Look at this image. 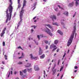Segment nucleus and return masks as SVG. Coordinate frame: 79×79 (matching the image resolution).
Returning a JSON list of instances; mask_svg holds the SVG:
<instances>
[{
    "instance_id": "32",
    "label": "nucleus",
    "mask_w": 79,
    "mask_h": 79,
    "mask_svg": "<svg viewBox=\"0 0 79 79\" xmlns=\"http://www.w3.org/2000/svg\"><path fill=\"white\" fill-rule=\"evenodd\" d=\"M56 49H57V47H56V48H54V49L52 50V52H53V51H54V50H56Z\"/></svg>"
},
{
    "instance_id": "26",
    "label": "nucleus",
    "mask_w": 79,
    "mask_h": 79,
    "mask_svg": "<svg viewBox=\"0 0 79 79\" xmlns=\"http://www.w3.org/2000/svg\"><path fill=\"white\" fill-rule=\"evenodd\" d=\"M18 64H23V62H22L20 61L18 63Z\"/></svg>"
},
{
    "instance_id": "54",
    "label": "nucleus",
    "mask_w": 79,
    "mask_h": 79,
    "mask_svg": "<svg viewBox=\"0 0 79 79\" xmlns=\"http://www.w3.org/2000/svg\"><path fill=\"white\" fill-rule=\"evenodd\" d=\"M34 22L35 23H36L37 22V20H35L34 21Z\"/></svg>"
},
{
    "instance_id": "57",
    "label": "nucleus",
    "mask_w": 79,
    "mask_h": 79,
    "mask_svg": "<svg viewBox=\"0 0 79 79\" xmlns=\"http://www.w3.org/2000/svg\"><path fill=\"white\" fill-rule=\"evenodd\" d=\"M44 74H45V70L44 71Z\"/></svg>"
},
{
    "instance_id": "43",
    "label": "nucleus",
    "mask_w": 79,
    "mask_h": 79,
    "mask_svg": "<svg viewBox=\"0 0 79 79\" xmlns=\"http://www.w3.org/2000/svg\"><path fill=\"white\" fill-rule=\"evenodd\" d=\"M58 8H56V9H55V10L56 11H58Z\"/></svg>"
},
{
    "instance_id": "9",
    "label": "nucleus",
    "mask_w": 79,
    "mask_h": 79,
    "mask_svg": "<svg viewBox=\"0 0 79 79\" xmlns=\"http://www.w3.org/2000/svg\"><path fill=\"white\" fill-rule=\"evenodd\" d=\"M74 5V2H72L71 3H70L68 5V6H70V7H72Z\"/></svg>"
},
{
    "instance_id": "47",
    "label": "nucleus",
    "mask_w": 79,
    "mask_h": 79,
    "mask_svg": "<svg viewBox=\"0 0 79 79\" xmlns=\"http://www.w3.org/2000/svg\"><path fill=\"white\" fill-rule=\"evenodd\" d=\"M23 58V57L22 56H21V57H19V59H21V58Z\"/></svg>"
},
{
    "instance_id": "27",
    "label": "nucleus",
    "mask_w": 79,
    "mask_h": 79,
    "mask_svg": "<svg viewBox=\"0 0 79 79\" xmlns=\"http://www.w3.org/2000/svg\"><path fill=\"white\" fill-rule=\"evenodd\" d=\"M27 70L28 71V72H29V71H30L31 70H32V69H27Z\"/></svg>"
},
{
    "instance_id": "41",
    "label": "nucleus",
    "mask_w": 79,
    "mask_h": 79,
    "mask_svg": "<svg viewBox=\"0 0 79 79\" xmlns=\"http://www.w3.org/2000/svg\"><path fill=\"white\" fill-rule=\"evenodd\" d=\"M5 31H2L1 34H2L4 35V34H5Z\"/></svg>"
},
{
    "instance_id": "58",
    "label": "nucleus",
    "mask_w": 79,
    "mask_h": 79,
    "mask_svg": "<svg viewBox=\"0 0 79 79\" xmlns=\"http://www.w3.org/2000/svg\"><path fill=\"white\" fill-rule=\"evenodd\" d=\"M34 29H35V28L36 27V26H34Z\"/></svg>"
},
{
    "instance_id": "2",
    "label": "nucleus",
    "mask_w": 79,
    "mask_h": 79,
    "mask_svg": "<svg viewBox=\"0 0 79 79\" xmlns=\"http://www.w3.org/2000/svg\"><path fill=\"white\" fill-rule=\"evenodd\" d=\"M26 2H27L26 0H23V6L21 10L20 11L19 16L20 20L19 23V25L21 24V23H22V21H23V14L24 13V10H23V8H24V6H25L26 5Z\"/></svg>"
},
{
    "instance_id": "30",
    "label": "nucleus",
    "mask_w": 79,
    "mask_h": 79,
    "mask_svg": "<svg viewBox=\"0 0 79 79\" xmlns=\"http://www.w3.org/2000/svg\"><path fill=\"white\" fill-rule=\"evenodd\" d=\"M63 66L60 69V71H62L63 70Z\"/></svg>"
},
{
    "instance_id": "37",
    "label": "nucleus",
    "mask_w": 79,
    "mask_h": 79,
    "mask_svg": "<svg viewBox=\"0 0 79 79\" xmlns=\"http://www.w3.org/2000/svg\"><path fill=\"white\" fill-rule=\"evenodd\" d=\"M48 45H46V50H47V49H48Z\"/></svg>"
},
{
    "instance_id": "49",
    "label": "nucleus",
    "mask_w": 79,
    "mask_h": 79,
    "mask_svg": "<svg viewBox=\"0 0 79 79\" xmlns=\"http://www.w3.org/2000/svg\"><path fill=\"white\" fill-rule=\"evenodd\" d=\"M3 34H2V33H1V37H3Z\"/></svg>"
},
{
    "instance_id": "63",
    "label": "nucleus",
    "mask_w": 79,
    "mask_h": 79,
    "mask_svg": "<svg viewBox=\"0 0 79 79\" xmlns=\"http://www.w3.org/2000/svg\"><path fill=\"white\" fill-rule=\"evenodd\" d=\"M16 74V72H15L14 74Z\"/></svg>"
},
{
    "instance_id": "64",
    "label": "nucleus",
    "mask_w": 79,
    "mask_h": 79,
    "mask_svg": "<svg viewBox=\"0 0 79 79\" xmlns=\"http://www.w3.org/2000/svg\"><path fill=\"white\" fill-rule=\"evenodd\" d=\"M16 79H19V77H17Z\"/></svg>"
},
{
    "instance_id": "29",
    "label": "nucleus",
    "mask_w": 79,
    "mask_h": 79,
    "mask_svg": "<svg viewBox=\"0 0 79 79\" xmlns=\"http://www.w3.org/2000/svg\"><path fill=\"white\" fill-rule=\"evenodd\" d=\"M44 42L45 43V44H47L48 43V41L47 40H45L44 41Z\"/></svg>"
},
{
    "instance_id": "55",
    "label": "nucleus",
    "mask_w": 79,
    "mask_h": 79,
    "mask_svg": "<svg viewBox=\"0 0 79 79\" xmlns=\"http://www.w3.org/2000/svg\"><path fill=\"white\" fill-rule=\"evenodd\" d=\"M36 17H35L33 18V19H35V18H36Z\"/></svg>"
},
{
    "instance_id": "15",
    "label": "nucleus",
    "mask_w": 79,
    "mask_h": 79,
    "mask_svg": "<svg viewBox=\"0 0 79 79\" xmlns=\"http://www.w3.org/2000/svg\"><path fill=\"white\" fill-rule=\"evenodd\" d=\"M45 26H48L50 29H52V27L50 24L45 25Z\"/></svg>"
},
{
    "instance_id": "23",
    "label": "nucleus",
    "mask_w": 79,
    "mask_h": 79,
    "mask_svg": "<svg viewBox=\"0 0 79 79\" xmlns=\"http://www.w3.org/2000/svg\"><path fill=\"white\" fill-rule=\"evenodd\" d=\"M75 3L76 5V6H78V5H79V2H76Z\"/></svg>"
},
{
    "instance_id": "44",
    "label": "nucleus",
    "mask_w": 79,
    "mask_h": 79,
    "mask_svg": "<svg viewBox=\"0 0 79 79\" xmlns=\"http://www.w3.org/2000/svg\"><path fill=\"white\" fill-rule=\"evenodd\" d=\"M56 51L57 52H58L59 51H60V49L58 48Z\"/></svg>"
},
{
    "instance_id": "13",
    "label": "nucleus",
    "mask_w": 79,
    "mask_h": 79,
    "mask_svg": "<svg viewBox=\"0 0 79 79\" xmlns=\"http://www.w3.org/2000/svg\"><path fill=\"white\" fill-rule=\"evenodd\" d=\"M30 56L31 58V60H33V59H35V58H36V57H34L33 56H32V54H31L30 55Z\"/></svg>"
},
{
    "instance_id": "12",
    "label": "nucleus",
    "mask_w": 79,
    "mask_h": 79,
    "mask_svg": "<svg viewBox=\"0 0 79 79\" xmlns=\"http://www.w3.org/2000/svg\"><path fill=\"white\" fill-rule=\"evenodd\" d=\"M20 0H18V3L19 4L18 6V8H20L21 7V4H20Z\"/></svg>"
},
{
    "instance_id": "40",
    "label": "nucleus",
    "mask_w": 79,
    "mask_h": 79,
    "mask_svg": "<svg viewBox=\"0 0 79 79\" xmlns=\"http://www.w3.org/2000/svg\"><path fill=\"white\" fill-rule=\"evenodd\" d=\"M40 37H41V38H42V37H44V35H40Z\"/></svg>"
},
{
    "instance_id": "22",
    "label": "nucleus",
    "mask_w": 79,
    "mask_h": 79,
    "mask_svg": "<svg viewBox=\"0 0 79 79\" xmlns=\"http://www.w3.org/2000/svg\"><path fill=\"white\" fill-rule=\"evenodd\" d=\"M24 74L23 73V72H21V71H20V76H23Z\"/></svg>"
},
{
    "instance_id": "33",
    "label": "nucleus",
    "mask_w": 79,
    "mask_h": 79,
    "mask_svg": "<svg viewBox=\"0 0 79 79\" xmlns=\"http://www.w3.org/2000/svg\"><path fill=\"white\" fill-rule=\"evenodd\" d=\"M6 15L7 14H8V9H6Z\"/></svg>"
},
{
    "instance_id": "11",
    "label": "nucleus",
    "mask_w": 79,
    "mask_h": 79,
    "mask_svg": "<svg viewBox=\"0 0 79 79\" xmlns=\"http://www.w3.org/2000/svg\"><path fill=\"white\" fill-rule=\"evenodd\" d=\"M31 64L29 63H27V65H25V67L26 68H29L31 67Z\"/></svg>"
},
{
    "instance_id": "16",
    "label": "nucleus",
    "mask_w": 79,
    "mask_h": 79,
    "mask_svg": "<svg viewBox=\"0 0 79 79\" xmlns=\"http://www.w3.org/2000/svg\"><path fill=\"white\" fill-rule=\"evenodd\" d=\"M45 57V54H43L42 56H40V59H43Z\"/></svg>"
},
{
    "instance_id": "56",
    "label": "nucleus",
    "mask_w": 79,
    "mask_h": 79,
    "mask_svg": "<svg viewBox=\"0 0 79 79\" xmlns=\"http://www.w3.org/2000/svg\"><path fill=\"white\" fill-rule=\"evenodd\" d=\"M31 32H33V31H34V30H33V29H31Z\"/></svg>"
},
{
    "instance_id": "50",
    "label": "nucleus",
    "mask_w": 79,
    "mask_h": 79,
    "mask_svg": "<svg viewBox=\"0 0 79 79\" xmlns=\"http://www.w3.org/2000/svg\"><path fill=\"white\" fill-rule=\"evenodd\" d=\"M22 57H23L24 56V55L23 54V53H22Z\"/></svg>"
},
{
    "instance_id": "31",
    "label": "nucleus",
    "mask_w": 79,
    "mask_h": 79,
    "mask_svg": "<svg viewBox=\"0 0 79 79\" xmlns=\"http://www.w3.org/2000/svg\"><path fill=\"white\" fill-rule=\"evenodd\" d=\"M6 27H5L4 29H3L2 31H4V32H5L6 31Z\"/></svg>"
},
{
    "instance_id": "14",
    "label": "nucleus",
    "mask_w": 79,
    "mask_h": 79,
    "mask_svg": "<svg viewBox=\"0 0 79 79\" xmlns=\"http://www.w3.org/2000/svg\"><path fill=\"white\" fill-rule=\"evenodd\" d=\"M58 33H59V34H60L61 35H63V32L61 31L60 30H58L57 31Z\"/></svg>"
},
{
    "instance_id": "53",
    "label": "nucleus",
    "mask_w": 79,
    "mask_h": 79,
    "mask_svg": "<svg viewBox=\"0 0 79 79\" xmlns=\"http://www.w3.org/2000/svg\"><path fill=\"white\" fill-rule=\"evenodd\" d=\"M63 75H62V76H61V78H60V79H62V77H63Z\"/></svg>"
},
{
    "instance_id": "8",
    "label": "nucleus",
    "mask_w": 79,
    "mask_h": 79,
    "mask_svg": "<svg viewBox=\"0 0 79 79\" xmlns=\"http://www.w3.org/2000/svg\"><path fill=\"white\" fill-rule=\"evenodd\" d=\"M55 47H56V45H54V44H52L50 46V49H52L53 48H55Z\"/></svg>"
},
{
    "instance_id": "62",
    "label": "nucleus",
    "mask_w": 79,
    "mask_h": 79,
    "mask_svg": "<svg viewBox=\"0 0 79 79\" xmlns=\"http://www.w3.org/2000/svg\"><path fill=\"white\" fill-rule=\"evenodd\" d=\"M50 61V59H49L48 60V62H49Z\"/></svg>"
},
{
    "instance_id": "5",
    "label": "nucleus",
    "mask_w": 79,
    "mask_h": 79,
    "mask_svg": "<svg viewBox=\"0 0 79 79\" xmlns=\"http://www.w3.org/2000/svg\"><path fill=\"white\" fill-rule=\"evenodd\" d=\"M50 18L52 19L53 21H54V19L55 20H56V16L55 15H51L50 16Z\"/></svg>"
},
{
    "instance_id": "39",
    "label": "nucleus",
    "mask_w": 79,
    "mask_h": 79,
    "mask_svg": "<svg viewBox=\"0 0 79 79\" xmlns=\"http://www.w3.org/2000/svg\"><path fill=\"white\" fill-rule=\"evenodd\" d=\"M76 13H75V14L73 15V18H74V17H75V16H76Z\"/></svg>"
},
{
    "instance_id": "28",
    "label": "nucleus",
    "mask_w": 79,
    "mask_h": 79,
    "mask_svg": "<svg viewBox=\"0 0 79 79\" xmlns=\"http://www.w3.org/2000/svg\"><path fill=\"white\" fill-rule=\"evenodd\" d=\"M26 77V75H23L21 77V79H24Z\"/></svg>"
},
{
    "instance_id": "25",
    "label": "nucleus",
    "mask_w": 79,
    "mask_h": 79,
    "mask_svg": "<svg viewBox=\"0 0 79 79\" xmlns=\"http://www.w3.org/2000/svg\"><path fill=\"white\" fill-rule=\"evenodd\" d=\"M18 48L19 49L20 48L21 50H23L24 49L22 48L21 47V46H19V47H18Z\"/></svg>"
},
{
    "instance_id": "21",
    "label": "nucleus",
    "mask_w": 79,
    "mask_h": 79,
    "mask_svg": "<svg viewBox=\"0 0 79 79\" xmlns=\"http://www.w3.org/2000/svg\"><path fill=\"white\" fill-rule=\"evenodd\" d=\"M56 69H54V70L53 71V72L52 73V74L53 75L55 74V73L56 72Z\"/></svg>"
},
{
    "instance_id": "4",
    "label": "nucleus",
    "mask_w": 79,
    "mask_h": 79,
    "mask_svg": "<svg viewBox=\"0 0 79 79\" xmlns=\"http://www.w3.org/2000/svg\"><path fill=\"white\" fill-rule=\"evenodd\" d=\"M47 30L45 31V32H47L48 34H49L50 36H53V34L51 33V31L48 28L46 27Z\"/></svg>"
},
{
    "instance_id": "45",
    "label": "nucleus",
    "mask_w": 79,
    "mask_h": 79,
    "mask_svg": "<svg viewBox=\"0 0 79 79\" xmlns=\"http://www.w3.org/2000/svg\"><path fill=\"white\" fill-rule=\"evenodd\" d=\"M61 24L62 25H64V23L63 22H61Z\"/></svg>"
},
{
    "instance_id": "34",
    "label": "nucleus",
    "mask_w": 79,
    "mask_h": 79,
    "mask_svg": "<svg viewBox=\"0 0 79 79\" xmlns=\"http://www.w3.org/2000/svg\"><path fill=\"white\" fill-rule=\"evenodd\" d=\"M37 37L38 38L39 40H40V36L39 35H38L37 36Z\"/></svg>"
},
{
    "instance_id": "3",
    "label": "nucleus",
    "mask_w": 79,
    "mask_h": 79,
    "mask_svg": "<svg viewBox=\"0 0 79 79\" xmlns=\"http://www.w3.org/2000/svg\"><path fill=\"white\" fill-rule=\"evenodd\" d=\"M76 26L74 27V29L73 31L72 32V33L71 35L69 40V41L67 43V46L69 47L71 44V43H72L73 42V38H74V34H75V36H76Z\"/></svg>"
},
{
    "instance_id": "61",
    "label": "nucleus",
    "mask_w": 79,
    "mask_h": 79,
    "mask_svg": "<svg viewBox=\"0 0 79 79\" xmlns=\"http://www.w3.org/2000/svg\"><path fill=\"white\" fill-rule=\"evenodd\" d=\"M77 72V70H75L74 71V73H76Z\"/></svg>"
},
{
    "instance_id": "10",
    "label": "nucleus",
    "mask_w": 79,
    "mask_h": 79,
    "mask_svg": "<svg viewBox=\"0 0 79 79\" xmlns=\"http://www.w3.org/2000/svg\"><path fill=\"white\" fill-rule=\"evenodd\" d=\"M63 14L64 15H65V16H68L69 13H68V12L65 11L64 12V13H63Z\"/></svg>"
},
{
    "instance_id": "35",
    "label": "nucleus",
    "mask_w": 79,
    "mask_h": 79,
    "mask_svg": "<svg viewBox=\"0 0 79 79\" xmlns=\"http://www.w3.org/2000/svg\"><path fill=\"white\" fill-rule=\"evenodd\" d=\"M60 62V60H59L58 61V65H59Z\"/></svg>"
},
{
    "instance_id": "52",
    "label": "nucleus",
    "mask_w": 79,
    "mask_h": 79,
    "mask_svg": "<svg viewBox=\"0 0 79 79\" xmlns=\"http://www.w3.org/2000/svg\"><path fill=\"white\" fill-rule=\"evenodd\" d=\"M2 64H5V62H4V61H2Z\"/></svg>"
},
{
    "instance_id": "38",
    "label": "nucleus",
    "mask_w": 79,
    "mask_h": 79,
    "mask_svg": "<svg viewBox=\"0 0 79 79\" xmlns=\"http://www.w3.org/2000/svg\"><path fill=\"white\" fill-rule=\"evenodd\" d=\"M65 55H66V51H65V52H64V55L63 56V58H64V57L65 56Z\"/></svg>"
},
{
    "instance_id": "18",
    "label": "nucleus",
    "mask_w": 79,
    "mask_h": 79,
    "mask_svg": "<svg viewBox=\"0 0 79 79\" xmlns=\"http://www.w3.org/2000/svg\"><path fill=\"white\" fill-rule=\"evenodd\" d=\"M22 72L24 73H27V70H26V69H25L24 70H23Z\"/></svg>"
},
{
    "instance_id": "7",
    "label": "nucleus",
    "mask_w": 79,
    "mask_h": 79,
    "mask_svg": "<svg viewBox=\"0 0 79 79\" xmlns=\"http://www.w3.org/2000/svg\"><path fill=\"white\" fill-rule=\"evenodd\" d=\"M34 69L35 71H39V68L38 67V65H34Z\"/></svg>"
},
{
    "instance_id": "48",
    "label": "nucleus",
    "mask_w": 79,
    "mask_h": 79,
    "mask_svg": "<svg viewBox=\"0 0 79 79\" xmlns=\"http://www.w3.org/2000/svg\"><path fill=\"white\" fill-rule=\"evenodd\" d=\"M74 68L75 69H77V66H75Z\"/></svg>"
},
{
    "instance_id": "6",
    "label": "nucleus",
    "mask_w": 79,
    "mask_h": 79,
    "mask_svg": "<svg viewBox=\"0 0 79 79\" xmlns=\"http://www.w3.org/2000/svg\"><path fill=\"white\" fill-rule=\"evenodd\" d=\"M39 49V55H40L43 53V52L42 51V50L41 49V48L40 47Z\"/></svg>"
},
{
    "instance_id": "1",
    "label": "nucleus",
    "mask_w": 79,
    "mask_h": 79,
    "mask_svg": "<svg viewBox=\"0 0 79 79\" xmlns=\"http://www.w3.org/2000/svg\"><path fill=\"white\" fill-rule=\"evenodd\" d=\"M8 9H9V13L6 14V23H8V19H9V21H10V20H11V18L12 11H13V6H11V4H10L9 5V7H8Z\"/></svg>"
},
{
    "instance_id": "60",
    "label": "nucleus",
    "mask_w": 79,
    "mask_h": 79,
    "mask_svg": "<svg viewBox=\"0 0 79 79\" xmlns=\"http://www.w3.org/2000/svg\"><path fill=\"white\" fill-rule=\"evenodd\" d=\"M34 26H34V25L32 26H31V27H34Z\"/></svg>"
},
{
    "instance_id": "17",
    "label": "nucleus",
    "mask_w": 79,
    "mask_h": 79,
    "mask_svg": "<svg viewBox=\"0 0 79 79\" xmlns=\"http://www.w3.org/2000/svg\"><path fill=\"white\" fill-rule=\"evenodd\" d=\"M58 43V40H56L54 41V43L55 44H56V45H57V44Z\"/></svg>"
},
{
    "instance_id": "20",
    "label": "nucleus",
    "mask_w": 79,
    "mask_h": 79,
    "mask_svg": "<svg viewBox=\"0 0 79 79\" xmlns=\"http://www.w3.org/2000/svg\"><path fill=\"white\" fill-rule=\"evenodd\" d=\"M57 6H58V7H59V8H60V9H62V10H64V9L63 8V7H61V6H60L59 5H58Z\"/></svg>"
},
{
    "instance_id": "59",
    "label": "nucleus",
    "mask_w": 79,
    "mask_h": 79,
    "mask_svg": "<svg viewBox=\"0 0 79 79\" xmlns=\"http://www.w3.org/2000/svg\"><path fill=\"white\" fill-rule=\"evenodd\" d=\"M9 2L10 3H11V0H9Z\"/></svg>"
},
{
    "instance_id": "42",
    "label": "nucleus",
    "mask_w": 79,
    "mask_h": 79,
    "mask_svg": "<svg viewBox=\"0 0 79 79\" xmlns=\"http://www.w3.org/2000/svg\"><path fill=\"white\" fill-rule=\"evenodd\" d=\"M10 74H11V73H10V72H9V74L8 75V77H10Z\"/></svg>"
},
{
    "instance_id": "19",
    "label": "nucleus",
    "mask_w": 79,
    "mask_h": 79,
    "mask_svg": "<svg viewBox=\"0 0 79 79\" xmlns=\"http://www.w3.org/2000/svg\"><path fill=\"white\" fill-rule=\"evenodd\" d=\"M53 25H56V26H58V23H52Z\"/></svg>"
},
{
    "instance_id": "24",
    "label": "nucleus",
    "mask_w": 79,
    "mask_h": 79,
    "mask_svg": "<svg viewBox=\"0 0 79 79\" xmlns=\"http://www.w3.org/2000/svg\"><path fill=\"white\" fill-rule=\"evenodd\" d=\"M7 56H6V55H4V57L5 58V60H7Z\"/></svg>"
},
{
    "instance_id": "51",
    "label": "nucleus",
    "mask_w": 79,
    "mask_h": 79,
    "mask_svg": "<svg viewBox=\"0 0 79 79\" xmlns=\"http://www.w3.org/2000/svg\"><path fill=\"white\" fill-rule=\"evenodd\" d=\"M60 13H58L57 14V16H60Z\"/></svg>"
},
{
    "instance_id": "46",
    "label": "nucleus",
    "mask_w": 79,
    "mask_h": 79,
    "mask_svg": "<svg viewBox=\"0 0 79 79\" xmlns=\"http://www.w3.org/2000/svg\"><path fill=\"white\" fill-rule=\"evenodd\" d=\"M74 1H75L76 2H79V0H74Z\"/></svg>"
},
{
    "instance_id": "36",
    "label": "nucleus",
    "mask_w": 79,
    "mask_h": 79,
    "mask_svg": "<svg viewBox=\"0 0 79 79\" xmlns=\"http://www.w3.org/2000/svg\"><path fill=\"white\" fill-rule=\"evenodd\" d=\"M3 46L5 45V43L4 41L3 42Z\"/></svg>"
}]
</instances>
